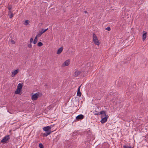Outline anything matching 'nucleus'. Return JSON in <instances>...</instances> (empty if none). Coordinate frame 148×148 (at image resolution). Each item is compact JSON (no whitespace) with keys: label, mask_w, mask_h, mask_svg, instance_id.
Wrapping results in <instances>:
<instances>
[{"label":"nucleus","mask_w":148,"mask_h":148,"mask_svg":"<svg viewBox=\"0 0 148 148\" xmlns=\"http://www.w3.org/2000/svg\"><path fill=\"white\" fill-rule=\"evenodd\" d=\"M39 92H38L33 95L32 96V99L34 101L36 100L37 99L38 96H39Z\"/></svg>","instance_id":"4"},{"label":"nucleus","mask_w":148,"mask_h":148,"mask_svg":"<svg viewBox=\"0 0 148 148\" xmlns=\"http://www.w3.org/2000/svg\"><path fill=\"white\" fill-rule=\"evenodd\" d=\"M11 43L12 44H14L15 43V42L14 40H11Z\"/></svg>","instance_id":"28"},{"label":"nucleus","mask_w":148,"mask_h":148,"mask_svg":"<svg viewBox=\"0 0 148 148\" xmlns=\"http://www.w3.org/2000/svg\"><path fill=\"white\" fill-rule=\"evenodd\" d=\"M123 148H133L131 146H127L126 145H124L123 146Z\"/></svg>","instance_id":"21"},{"label":"nucleus","mask_w":148,"mask_h":148,"mask_svg":"<svg viewBox=\"0 0 148 148\" xmlns=\"http://www.w3.org/2000/svg\"><path fill=\"white\" fill-rule=\"evenodd\" d=\"M42 34H41V33L40 32L36 36V37H37V38L38 37H40L41 36Z\"/></svg>","instance_id":"24"},{"label":"nucleus","mask_w":148,"mask_h":148,"mask_svg":"<svg viewBox=\"0 0 148 148\" xmlns=\"http://www.w3.org/2000/svg\"><path fill=\"white\" fill-rule=\"evenodd\" d=\"M70 60L68 59L66 60L64 63L62 64V65H69L70 64Z\"/></svg>","instance_id":"14"},{"label":"nucleus","mask_w":148,"mask_h":148,"mask_svg":"<svg viewBox=\"0 0 148 148\" xmlns=\"http://www.w3.org/2000/svg\"><path fill=\"white\" fill-rule=\"evenodd\" d=\"M19 70L17 69L15 71H14L12 72V77H14L16 75L18 72Z\"/></svg>","instance_id":"8"},{"label":"nucleus","mask_w":148,"mask_h":148,"mask_svg":"<svg viewBox=\"0 0 148 148\" xmlns=\"http://www.w3.org/2000/svg\"><path fill=\"white\" fill-rule=\"evenodd\" d=\"M84 116L82 114L78 115L76 117V119L77 120H81L84 119Z\"/></svg>","instance_id":"6"},{"label":"nucleus","mask_w":148,"mask_h":148,"mask_svg":"<svg viewBox=\"0 0 148 148\" xmlns=\"http://www.w3.org/2000/svg\"><path fill=\"white\" fill-rule=\"evenodd\" d=\"M22 86H23L22 84L21 83H20L18 84V85L17 86V88L21 90L22 89Z\"/></svg>","instance_id":"16"},{"label":"nucleus","mask_w":148,"mask_h":148,"mask_svg":"<svg viewBox=\"0 0 148 148\" xmlns=\"http://www.w3.org/2000/svg\"><path fill=\"white\" fill-rule=\"evenodd\" d=\"M39 147H40V148H44L43 145L41 143L39 144Z\"/></svg>","instance_id":"25"},{"label":"nucleus","mask_w":148,"mask_h":148,"mask_svg":"<svg viewBox=\"0 0 148 148\" xmlns=\"http://www.w3.org/2000/svg\"><path fill=\"white\" fill-rule=\"evenodd\" d=\"M84 12L86 14V13H87V12L86 11H84Z\"/></svg>","instance_id":"31"},{"label":"nucleus","mask_w":148,"mask_h":148,"mask_svg":"<svg viewBox=\"0 0 148 148\" xmlns=\"http://www.w3.org/2000/svg\"><path fill=\"white\" fill-rule=\"evenodd\" d=\"M10 136L9 135L6 136L1 140V143H6L10 139Z\"/></svg>","instance_id":"3"},{"label":"nucleus","mask_w":148,"mask_h":148,"mask_svg":"<svg viewBox=\"0 0 148 148\" xmlns=\"http://www.w3.org/2000/svg\"><path fill=\"white\" fill-rule=\"evenodd\" d=\"M28 47L30 48L32 47V45L31 44V43L30 44H29L28 45Z\"/></svg>","instance_id":"29"},{"label":"nucleus","mask_w":148,"mask_h":148,"mask_svg":"<svg viewBox=\"0 0 148 148\" xmlns=\"http://www.w3.org/2000/svg\"><path fill=\"white\" fill-rule=\"evenodd\" d=\"M87 132L88 133H89V134H90L91 132L90 131H87Z\"/></svg>","instance_id":"30"},{"label":"nucleus","mask_w":148,"mask_h":148,"mask_svg":"<svg viewBox=\"0 0 148 148\" xmlns=\"http://www.w3.org/2000/svg\"><path fill=\"white\" fill-rule=\"evenodd\" d=\"M38 40L37 37H35L34 40L33 41V43L34 44H35L37 42Z\"/></svg>","instance_id":"20"},{"label":"nucleus","mask_w":148,"mask_h":148,"mask_svg":"<svg viewBox=\"0 0 148 148\" xmlns=\"http://www.w3.org/2000/svg\"><path fill=\"white\" fill-rule=\"evenodd\" d=\"M63 48L62 47H61L59 48L57 52V54H59L62 52Z\"/></svg>","instance_id":"12"},{"label":"nucleus","mask_w":148,"mask_h":148,"mask_svg":"<svg viewBox=\"0 0 148 148\" xmlns=\"http://www.w3.org/2000/svg\"><path fill=\"white\" fill-rule=\"evenodd\" d=\"M33 41V39L32 38H31L30 39V43H32Z\"/></svg>","instance_id":"27"},{"label":"nucleus","mask_w":148,"mask_h":148,"mask_svg":"<svg viewBox=\"0 0 148 148\" xmlns=\"http://www.w3.org/2000/svg\"><path fill=\"white\" fill-rule=\"evenodd\" d=\"M21 90V89L17 88V89H16V90L14 92L15 94H20Z\"/></svg>","instance_id":"15"},{"label":"nucleus","mask_w":148,"mask_h":148,"mask_svg":"<svg viewBox=\"0 0 148 148\" xmlns=\"http://www.w3.org/2000/svg\"><path fill=\"white\" fill-rule=\"evenodd\" d=\"M81 73V72L78 70H77L75 71V73L74 76L75 77H76L78 76Z\"/></svg>","instance_id":"11"},{"label":"nucleus","mask_w":148,"mask_h":148,"mask_svg":"<svg viewBox=\"0 0 148 148\" xmlns=\"http://www.w3.org/2000/svg\"><path fill=\"white\" fill-rule=\"evenodd\" d=\"M54 125V124L53 125H51L50 126H47L43 128V130L44 131L46 132L45 133L42 134L43 136L46 137L48 135H49L52 132L53 129L51 130L53 126Z\"/></svg>","instance_id":"1"},{"label":"nucleus","mask_w":148,"mask_h":148,"mask_svg":"<svg viewBox=\"0 0 148 148\" xmlns=\"http://www.w3.org/2000/svg\"><path fill=\"white\" fill-rule=\"evenodd\" d=\"M7 8L9 10V11H11L12 9V5H9L7 7Z\"/></svg>","instance_id":"17"},{"label":"nucleus","mask_w":148,"mask_h":148,"mask_svg":"<svg viewBox=\"0 0 148 148\" xmlns=\"http://www.w3.org/2000/svg\"><path fill=\"white\" fill-rule=\"evenodd\" d=\"M100 114L101 115V118L105 117L106 116H108V115H106V112L103 110L101 111L100 112L99 115Z\"/></svg>","instance_id":"7"},{"label":"nucleus","mask_w":148,"mask_h":148,"mask_svg":"<svg viewBox=\"0 0 148 148\" xmlns=\"http://www.w3.org/2000/svg\"><path fill=\"white\" fill-rule=\"evenodd\" d=\"M93 113L95 115H99L100 112L97 111H94L93 112Z\"/></svg>","instance_id":"19"},{"label":"nucleus","mask_w":148,"mask_h":148,"mask_svg":"<svg viewBox=\"0 0 148 148\" xmlns=\"http://www.w3.org/2000/svg\"><path fill=\"white\" fill-rule=\"evenodd\" d=\"M29 20H26L25 21V22L24 23V25H27L29 24Z\"/></svg>","instance_id":"23"},{"label":"nucleus","mask_w":148,"mask_h":148,"mask_svg":"<svg viewBox=\"0 0 148 148\" xmlns=\"http://www.w3.org/2000/svg\"><path fill=\"white\" fill-rule=\"evenodd\" d=\"M143 32H145L143 34V40L144 41L146 38L147 37V33L145 31H144Z\"/></svg>","instance_id":"13"},{"label":"nucleus","mask_w":148,"mask_h":148,"mask_svg":"<svg viewBox=\"0 0 148 148\" xmlns=\"http://www.w3.org/2000/svg\"><path fill=\"white\" fill-rule=\"evenodd\" d=\"M108 118V116H105V117L101 118V119L100 121V122L102 123H105L107 121Z\"/></svg>","instance_id":"5"},{"label":"nucleus","mask_w":148,"mask_h":148,"mask_svg":"<svg viewBox=\"0 0 148 148\" xmlns=\"http://www.w3.org/2000/svg\"><path fill=\"white\" fill-rule=\"evenodd\" d=\"M82 85H81L78 88L77 92V95L79 96L80 97L81 96V93L80 91V88Z\"/></svg>","instance_id":"10"},{"label":"nucleus","mask_w":148,"mask_h":148,"mask_svg":"<svg viewBox=\"0 0 148 148\" xmlns=\"http://www.w3.org/2000/svg\"><path fill=\"white\" fill-rule=\"evenodd\" d=\"M48 29V28H47L45 30H44L43 29H42L41 31L40 32L41 34H42L44 33H45L46 31H47Z\"/></svg>","instance_id":"18"},{"label":"nucleus","mask_w":148,"mask_h":148,"mask_svg":"<svg viewBox=\"0 0 148 148\" xmlns=\"http://www.w3.org/2000/svg\"><path fill=\"white\" fill-rule=\"evenodd\" d=\"M8 14L9 18H11L13 16L14 14H13L12 12L11 11H8Z\"/></svg>","instance_id":"9"},{"label":"nucleus","mask_w":148,"mask_h":148,"mask_svg":"<svg viewBox=\"0 0 148 148\" xmlns=\"http://www.w3.org/2000/svg\"><path fill=\"white\" fill-rule=\"evenodd\" d=\"M93 40L94 43L98 46L99 43L96 35L94 33L93 34Z\"/></svg>","instance_id":"2"},{"label":"nucleus","mask_w":148,"mask_h":148,"mask_svg":"<svg viewBox=\"0 0 148 148\" xmlns=\"http://www.w3.org/2000/svg\"><path fill=\"white\" fill-rule=\"evenodd\" d=\"M106 30H108V31H110V28L109 27H107V28L106 29Z\"/></svg>","instance_id":"26"},{"label":"nucleus","mask_w":148,"mask_h":148,"mask_svg":"<svg viewBox=\"0 0 148 148\" xmlns=\"http://www.w3.org/2000/svg\"><path fill=\"white\" fill-rule=\"evenodd\" d=\"M37 45L38 47H41L43 45V44L41 42H39L38 43Z\"/></svg>","instance_id":"22"}]
</instances>
